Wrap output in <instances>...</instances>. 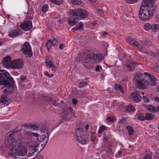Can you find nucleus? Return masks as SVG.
I'll return each instance as SVG.
<instances>
[{
    "instance_id": "obj_1",
    "label": "nucleus",
    "mask_w": 159,
    "mask_h": 159,
    "mask_svg": "<svg viewBox=\"0 0 159 159\" xmlns=\"http://www.w3.org/2000/svg\"><path fill=\"white\" fill-rule=\"evenodd\" d=\"M19 137L16 138V140L18 142L13 143V145L9 148V151L8 152L9 155L16 158H19V157H23L27 153L26 148L21 145V137L20 135H19Z\"/></svg>"
},
{
    "instance_id": "obj_2",
    "label": "nucleus",
    "mask_w": 159,
    "mask_h": 159,
    "mask_svg": "<svg viewBox=\"0 0 159 159\" xmlns=\"http://www.w3.org/2000/svg\"><path fill=\"white\" fill-rule=\"evenodd\" d=\"M0 85H5L3 92L5 94L11 93L14 89V80L10 74L4 70H0Z\"/></svg>"
},
{
    "instance_id": "obj_3",
    "label": "nucleus",
    "mask_w": 159,
    "mask_h": 159,
    "mask_svg": "<svg viewBox=\"0 0 159 159\" xmlns=\"http://www.w3.org/2000/svg\"><path fill=\"white\" fill-rule=\"evenodd\" d=\"M88 12L85 9L77 8L71 10L68 18V22L69 25L74 26L76 24L75 21L79 19H82L86 17Z\"/></svg>"
},
{
    "instance_id": "obj_4",
    "label": "nucleus",
    "mask_w": 159,
    "mask_h": 159,
    "mask_svg": "<svg viewBox=\"0 0 159 159\" xmlns=\"http://www.w3.org/2000/svg\"><path fill=\"white\" fill-rule=\"evenodd\" d=\"M142 74L139 72L136 73L134 75V81L135 83V86L138 89L143 90L148 88V86H155L156 83L148 81V80H145Z\"/></svg>"
},
{
    "instance_id": "obj_5",
    "label": "nucleus",
    "mask_w": 159,
    "mask_h": 159,
    "mask_svg": "<svg viewBox=\"0 0 159 159\" xmlns=\"http://www.w3.org/2000/svg\"><path fill=\"white\" fill-rule=\"evenodd\" d=\"M80 123L77 124L75 130V136L78 142L83 145L88 143L89 139L86 132L80 126Z\"/></svg>"
},
{
    "instance_id": "obj_6",
    "label": "nucleus",
    "mask_w": 159,
    "mask_h": 159,
    "mask_svg": "<svg viewBox=\"0 0 159 159\" xmlns=\"http://www.w3.org/2000/svg\"><path fill=\"white\" fill-rule=\"evenodd\" d=\"M140 7L139 12V17L142 20L147 21L149 20L153 16L156 9L154 7L146 8Z\"/></svg>"
},
{
    "instance_id": "obj_7",
    "label": "nucleus",
    "mask_w": 159,
    "mask_h": 159,
    "mask_svg": "<svg viewBox=\"0 0 159 159\" xmlns=\"http://www.w3.org/2000/svg\"><path fill=\"white\" fill-rule=\"evenodd\" d=\"M31 140L32 142V146L34 147V150L35 151H39V146L40 145L39 139H41L42 138L37 133H32L31 134Z\"/></svg>"
},
{
    "instance_id": "obj_8",
    "label": "nucleus",
    "mask_w": 159,
    "mask_h": 159,
    "mask_svg": "<svg viewBox=\"0 0 159 159\" xmlns=\"http://www.w3.org/2000/svg\"><path fill=\"white\" fill-rule=\"evenodd\" d=\"M21 51L28 58H30L32 56L31 46L28 42H25L22 46Z\"/></svg>"
},
{
    "instance_id": "obj_9",
    "label": "nucleus",
    "mask_w": 159,
    "mask_h": 159,
    "mask_svg": "<svg viewBox=\"0 0 159 159\" xmlns=\"http://www.w3.org/2000/svg\"><path fill=\"white\" fill-rule=\"evenodd\" d=\"M91 52V51H89L86 53H80L78 56L79 61L82 62L89 63L92 60Z\"/></svg>"
},
{
    "instance_id": "obj_10",
    "label": "nucleus",
    "mask_w": 159,
    "mask_h": 159,
    "mask_svg": "<svg viewBox=\"0 0 159 159\" xmlns=\"http://www.w3.org/2000/svg\"><path fill=\"white\" fill-rule=\"evenodd\" d=\"M127 43L136 48L140 52H143V47L137 41L131 38H128L126 39Z\"/></svg>"
},
{
    "instance_id": "obj_11",
    "label": "nucleus",
    "mask_w": 159,
    "mask_h": 159,
    "mask_svg": "<svg viewBox=\"0 0 159 159\" xmlns=\"http://www.w3.org/2000/svg\"><path fill=\"white\" fill-rule=\"evenodd\" d=\"M16 137H15V138L14 137V135L12 133L10 134L7 139L5 141V147L7 148H9L13 145V143L15 142H18V141L16 139Z\"/></svg>"
},
{
    "instance_id": "obj_12",
    "label": "nucleus",
    "mask_w": 159,
    "mask_h": 159,
    "mask_svg": "<svg viewBox=\"0 0 159 159\" xmlns=\"http://www.w3.org/2000/svg\"><path fill=\"white\" fill-rule=\"evenodd\" d=\"M23 66V61L22 59H16L12 61L11 68L13 69H20L22 68Z\"/></svg>"
},
{
    "instance_id": "obj_13",
    "label": "nucleus",
    "mask_w": 159,
    "mask_h": 159,
    "mask_svg": "<svg viewBox=\"0 0 159 159\" xmlns=\"http://www.w3.org/2000/svg\"><path fill=\"white\" fill-rule=\"evenodd\" d=\"M3 66L7 69L11 68L12 61H11V58L8 56L5 57L2 61Z\"/></svg>"
},
{
    "instance_id": "obj_14",
    "label": "nucleus",
    "mask_w": 159,
    "mask_h": 159,
    "mask_svg": "<svg viewBox=\"0 0 159 159\" xmlns=\"http://www.w3.org/2000/svg\"><path fill=\"white\" fill-rule=\"evenodd\" d=\"M141 94L139 90H136L135 91L132 92L131 93L132 98L134 101L136 102H140L142 99V97L140 95Z\"/></svg>"
},
{
    "instance_id": "obj_15",
    "label": "nucleus",
    "mask_w": 159,
    "mask_h": 159,
    "mask_svg": "<svg viewBox=\"0 0 159 159\" xmlns=\"http://www.w3.org/2000/svg\"><path fill=\"white\" fill-rule=\"evenodd\" d=\"M142 4L140 7H143L142 8H149L151 7H155L154 2L152 0H143Z\"/></svg>"
},
{
    "instance_id": "obj_16",
    "label": "nucleus",
    "mask_w": 159,
    "mask_h": 159,
    "mask_svg": "<svg viewBox=\"0 0 159 159\" xmlns=\"http://www.w3.org/2000/svg\"><path fill=\"white\" fill-rule=\"evenodd\" d=\"M32 27V22L30 21L27 20L20 25V28L24 31H28L30 30Z\"/></svg>"
},
{
    "instance_id": "obj_17",
    "label": "nucleus",
    "mask_w": 159,
    "mask_h": 159,
    "mask_svg": "<svg viewBox=\"0 0 159 159\" xmlns=\"http://www.w3.org/2000/svg\"><path fill=\"white\" fill-rule=\"evenodd\" d=\"M91 55L92 60H94L95 62L97 63L100 62L102 60V56L101 54H95L92 52Z\"/></svg>"
},
{
    "instance_id": "obj_18",
    "label": "nucleus",
    "mask_w": 159,
    "mask_h": 159,
    "mask_svg": "<svg viewBox=\"0 0 159 159\" xmlns=\"http://www.w3.org/2000/svg\"><path fill=\"white\" fill-rule=\"evenodd\" d=\"M1 98L2 99L0 100V108H1L8 105L10 103L8 101V98L5 95H2Z\"/></svg>"
},
{
    "instance_id": "obj_19",
    "label": "nucleus",
    "mask_w": 159,
    "mask_h": 159,
    "mask_svg": "<svg viewBox=\"0 0 159 159\" xmlns=\"http://www.w3.org/2000/svg\"><path fill=\"white\" fill-rule=\"evenodd\" d=\"M126 65L129 71L133 70L136 66V63L130 60L126 62Z\"/></svg>"
},
{
    "instance_id": "obj_20",
    "label": "nucleus",
    "mask_w": 159,
    "mask_h": 159,
    "mask_svg": "<svg viewBox=\"0 0 159 159\" xmlns=\"http://www.w3.org/2000/svg\"><path fill=\"white\" fill-rule=\"evenodd\" d=\"M43 136H44V137L42 138L43 139L41 140H39V141L41 143V145L43 147H43L45 146L48 141L49 134L48 133H47L46 134H44V135L43 134Z\"/></svg>"
},
{
    "instance_id": "obj_21",
    "label": "nucleus",
    "mask_w": 159,
    "mask_h": 159,
    "mask_svg": "<svg viewBox=\"0 0 159 159\" xmlns=\"http://www.w3.org/2000/svg\"><path fill=\"white\" fill-rule=\"evenodd\" d=\"M20 30L17 31L16 30H11L9 31L8 35L11 38H15L21 34H20Z\"/></svg>"
},
{
    "instance_id": "obj_22",
    "label": "nucleus",
    "mask_w": 159,
    "mask_h": 159,
    "mask_svg": "<svg viewBox=\"0 0 159 159\" xmlns=\"http://www.w3.org/2000/svg\"><path fill=\"white\" fill-rule=\"evenodd\" d=\"M51 58L50 56H48L46 58L45 63L47 64V66L50 68L54 67L53 61L50 60Z\"/></svg>"
},
{
    "instance_id": "obj_23",
    "label": "nucleus",
    "mask_w": 159,
    "mask_h": 159,
    "mask_svg": "<svg viewBox=\"0 0 159 159\" xmlns=\"http://www.w3.org/2000/svg\"><path fill=\"white\" fill-rule=\"evenodd\" d=\"M71 2L74 5L84 6V3L80 0H71Z\"/></svg>"
},
{
    "instance_id": "obj_24",
    "label": "nucleus",
    "mask_w": 159,
    "mask_h": 159,
    "mask_svg": "<svg viewBox=\"0 0 159 159\" xmlns=\"http://www.w3.org/2000/svg\"><path fill=\"white\" fill-rule=\"evenodd\" d=\"M144 74L145 75L148 76L151 79V80H149V81L148 80V81H151L152 82H156V81L157 79L154 76L147 72H145Z\"/></svg>"
},
{
    "instance_id": "obj_25",
    "label": "nucleus",
    "mask_w": 159,
    "mask_h": 159,
    "mask_svg": "<svg viewBox=\"0 0 159 159\" xmlns=\"http://www.w3.org/2000/svg\"><path fill=\"white\" fill-rule=\"evenodd\" d=\"M145 120H151L154 118L153 115L151 113H148L145 114Z\"/></svg>"
},
{
    "instance_id": "obj_26",
    "label": "nucleus",
    "mask_w": 159,
    "mask_h": 159,
    "mask_svg": "<svg viewBox=\"0 0 159 159\" xmlns=\"http://www.w3.org/2000/svg\"><path fill=\"white\" fill-rule=\"evenodd\" d=\"M125 110L128 112H133L135 110V107L131 105H129L126 107L125 108Z\"/></svg>"
},
{
    "instance_id": "obj_27",
    "label": "nucleus",
    "mask_w": 159,
    "mask_h": 159,
    "mask_svg": "<svg viewBox=\"0 0 159 159\" xmlns=\"http://www.w3.org/2000/svg\"><path fill=\"white\" fill-rule=\"evenodd\" d=\"M137 118L140 121L145 120V115L142 113L138 114Z\"/></svg>"
},
{
    "instance_id": "obj_28",
    "label": "nucleus",
    "mask_w": 159,
    "mask_h": 159,
    "mask_svg": "<svg viewBox=\"0 0 159 159\" xmlns=\"http://www.w3.org/2000/svg\"><path fill=\"white\" fill-rule=\"evenodd\" d=\"M147 110H148L150 112L152 113L155 112V107L152 105H149L146 107Z\"/></svg>"
},
{
    "instance_id": "obj_29",
    "label": "nucleus",
    "mask_w": 159,
    "mask_h": 159,
    "mask_svg": "<svg viewBox=\"0 0 159 159\" xmlns=\"http://www.w3.org/2000/svg\"><path fill=\"white\" fill-rule=\"evenodd\" d=\"M151 29L153 32L157 31L159 29V25L157 24H154L152 25Z\"/></svg>"
},
{
    "instance_id": "obj_30",
    "label": "nucleus",
    "mask_w": 159,
    "mask_h": 159,
    "mask_svg": "<svg viewBox=\"0 0 159 159\" xmlns=\"http://www.w3.org/2000/svg\"><path fill=\"white\" fill-rule=\"evenodd\" d=\"M13 135H14V137L15 138V137H17V138L19 137V135L21 134L19 133V131L17 128H16L13 130L12 132Z\"/></svg>"
},
{
    "instance_id": "obj_31",
    "label": "nucleus",
    "mask_w": 159,
    "mask_h": 159,
    "mask_svg": "<svg viewBox=\"0 0 159 159\" xmlns=\"http://www.w3.org/2000/svg\"><path fill=\"white\" fill-rule=\"evenodd\" d=\"M115 88L117 90L120 91L122 93H123L124 92L122 86L119 84H116L115 86Z\"/></svg>"
},
{
    "instance_id": "obj_32",
    "label": "nucleus",
    "mask_w": 159,
    "mask_h": 159,
    "mask_svg": "<svg viewBox=\"0 0 159 159\" xmlns=\"http://www.w3.org/2000/svg\"><path fill=\"white\" fill-rule=\"evenodd\" d=\"M127 129L130 135L133 134L134 133L133 128L131 126H128L127 127Z\"/></svg>"
},
{
    "instance_id": "obj_33",
    "label": "nucleus",
    "mask_w": 159,
    "mask_h": 159,
    "mask_svg": "<svg viewBox=\"0 0 159 159\" xmlns=\"http://www.w3.org/2000/svg\"><path fill=\"white\" fill-rule=\"evenodd\" d=\"M83 27V25L82 22H80L79 23V25L78 26L75 27L72 29V30H80L82 29Z\"/></svg>"
},
{
    "instance_id": "obj_34",
    "label": "nucleus",
    "mask_w": 159,
    "mask_h": 159,
    "mask_svg": "<svg viewBox=\"0 0 159 159\" xmlns=\"http://www.w3.org/2000/svg\"><path fill=\"white\" fill-rule=\"evenodd\" d=\"M116 120L115 117L114 116H112L110 117L108 116L107 119V120L109 122H114Z\"/></svg>"
},
{
    "instance_id": "obj_35",
    "label": "nucleus",
    "mask_w": 159,
    "mask_h": 159,
    "mask_svg": "<svg viewBox=\"0 0 159 159\" xmlns=\"http://www.w3.org/2000/svg\"><path fill=\"white\" fill-rule=\"evenodd\" d=\"M151 25L149 23H147L144 25V28L146 30H149L151 29Z\"/></svg>"
},
{
    "instance_id": "obj_36",
    "label": "nucleus",
    "mask_w": 159,
    "mask_h": 159,
    "mask_svg": "<svg viewBox=\"0 0 159 159\" xmlns=\"http://www.w3.org/2000/svg\"><path fill=\"white\" fill-rule=\"evenodd\" d=\"M143 100L145 103H148L150 102V100L147 96L143 95Z\"/></svg>"
},
{
    "instance_id": "obj_37",
    "label": "nucleus",
    "mask_w": 159,
    "mask_h": 159,
    "mask_svg": "<svg viewBox=\"0 0 159 159\" xmlns=\"http://www.w3.org/2000/svg\"><path fill=\"white\" fill-rule=\"evenodd\" d=\"M106 127L104 125L101 126L98 130V133H102L103 131L105 130L106 129Z\"/></svg>"
},
{
    "instance_id": "obj_38",
    "label": "nucleus",
    "mask_w": 159,
    "mask_h": 159,
    "mask_svg": "<svg viewBox=\"0 0 159 159\" xmlns=\"http://www.w3.org/2000/svg\"><path fill=\"white\" fill-rule=\"evenodd\" d=\"M87 84H88L86 81H83L80 83L78 85L80 88H82L84 87Z\"/></svg>"
},
{
    "instance_id": "obj_39",
    "label": "nucleus",
    "mask_w": 159,
    "mask_h": 159,
    "mask_svg": "<svg viewBox=\"0 0 159 159\" xmlns=\"http://www.w3.org/2000/svg\"><path fill=\"white\" fill-rule=\"evenodd\" d=\"M48 9V6L47 4L44 5L42 7V11L43 12H46Z\"/></svg>"
},
{
    "instance_id": "obj_40",
    "label": "nucleus",
    "mask_w": 159,
    "mask_h": 159,
    "mask_svg": "<svg viewBox=\"0 0 159 159\" xmlns=\"http://www.w3.org/2000/svg\"><path fill=\"white\" fill-rule=\"evenodd\" d=\"M51 42L52 40H49L46 43V46L48 50V51H49L50 49L51 45L52 44Z\"/></svg>"
},
{
    "instance_id": "obj_41",
    "label": "nucleus",
    "mask_w": 159,
    "mask_h": 159,
    "mask_svg": "<svg viewBox=\"0 0 159 159\" xmlns=\"http://www.w3.org/2000/svg\"><path fill=\"white\" fill-rule=\"evenodd\" d=\"M50 2L59 5H60V2L58 0H49Z\"/></svg>"
},
{
    "instance_id": "obj_42",
    "label": "nucleus",
    "mask_w": 159,
    "mask_h": 159,
    "mask_svg": "<svg viewBox=\"0 0 159 159\" xmlns=\"http://www.w3.org/2000/svg\"><path fill=\"white\" fill-rule=\"evenodd\" d=\"M88 93H87L85 91H84L81 92L80 93V95L83 98H84L86 97V95L88 94Z\"/></svg>"
},
{
    "instance_id": "obj_43",
    "label": "nucleus",
    "mask_w": 159,
    "mask_h": 159,
    "mask_svg": "<svg viewBox=\"0 0 159 159\" xmlns=\"http://www.w3.org/2000/svg\"><path fill=\"white\" fill-rule=\"evenodd\" d=\"M53 46H55L58 45L57 41L55 39H53L52 41L51 42Z\"/></svg>"
},
{
    "instance_id": "obj_44",
    "label": "nucleus",
    "mask_w": 159,
    "mask_h": 159,
    "mask_svg": "<svg viewBox=\"0 0 159 159\" xmlns=\"http://www.w3.org/2000/svg\"><path fill=\"white\" fill-rule=\"evenodd\" d=\"M126 2L129 4H132L137 2L139 0H126Z\"/></svg>"
},
{
    "instance_id": "obj_45",
    "label": "nucleus",
    "mask_w": 159,
    "mask_h": 159,
    "mask_svg": "<svg viewBox=\"0 0 159 159\" xmlns=\"http://www.w3.org/2000/svg\"><path fill=\"white\" fill-rule=\"evenodd\" d=\"M143 159H151V156L149 154H146L143 157Z\"/></svg>"
},
{
    "instance_id": "obj_46",
    "label": "nucleus",
    "mask_w": 159,
    "mask_h": 159,
    "mask_svg": "<svg viewBox=\"0 0 159 159\" xmlns=\"http://www.w3.org/2000/svg\"><path fill=\"white\" fill-rule=\"evenodd\" d=\"M98 12H99V13L100 14V16H103L104 15V13L103 12V11L102 10L100 9H98L97 10Z\"/></svg>"
},
{
    "instance_id": "obj_47",
    "label": "nucleus",
    "mask_w": 159,
    "mask_h": 159,
    "mask_svg": "<svg viewBox=\"0 0 159 159\" xmlns=\"http://www.w3.org/2000/svg\"><path fill=\"white\" fill-rule=\"evenodd\" d=\"M34 159H43V157L42 155H37Z\"/></svg>"
},
{
    "instance_id": "obj_48",
    "label": "nucleus",
    "mask_w": 159,
    "mask_h": 159,
    "mask_svg": "<svg viewBox=\"0 0 159 159\" xmlns=\"http://www.w3.org/2000/svg\"><path fill=\"white\" fill-rule=\"evenodd\" d=\"M53 105L55 107H59L60 105L57 102V101L56 100H54L53 102Z\"/></svg>"
},
{
    "instance_id": "obj_49",
    "label": "nucleus",
    "mask_w": 159,
    "mask_h": 159,
    "mask_svg": "<svg viewBox=\"0 0 159 159\" xmlns=\"http://www.w3.org/2000/svg\"><path fill=\"white\" fill-rule=\"evenodd\" d=\"M154 70L156 72L159 71V64L158 65L156 64V66L154 68Z\"/></svg>"
},
{
    "instance_id": "obj_50",
    "label": "nucleus",
    "mask_w": 159,
    "mask_h": 159,
    "mask_svg": "<svg viewBox=\"0 0 159 159\" xmlns=\"http://www.w3.org/2000/svg\"><path fill=\"white\" fill-rule=\"evenodd\" d=\"M155 19L157 22H159V14H157L156 15Z\"/></svg>"
},
{
    "instance_id": "obj_51",
    "label": "nucleus",
    "mask_w": 159,
    "mask_h": 159,
    "mask_svg": "<svg viewBox=\"0 0 159 159\" xmlns=\"http://www.w3.org/2000/svg\"><path fill=\"white\" fill-rule=\"evenodd\" d=\"M41 132L43 133V132L44 133H46L45 134L47 133H48V131L47 130V129L46 128H43V129H41Z\"/></svg>"
},
{
    "instance_id": "obj_52",
    "label": "nucleus",
    "mask_w": 159,
    "mask_h": 159,
    "mask_svg": "<svg viewBox=\"0 0 159 159\" xmlns=\"http://www.w3.org/2000/svg\"><path fill=\"white\" fill-rule=\"evenodd\" d=\"M72 102L73 104L76 105L78 102V101L75 99H73L72 100Z\"/></svg>"
},
{
    "instance_id": "obj_53",
    "label": "nucleus",
    "mask_w": 159,
    "mask_h": 159,
    "mask_svg": "<svg viewBox=\"0 0 159 159\" xmlns=\"http://www.w3.org/2000/svg\"><path fill=\"white\" fill-rule=\"evenodd\" d=\"M51 68H52L51 70L52 71H54V72H55L57 69V67L55 66H54V67H52Z\"/></svg>"
},
{
    "instance_id": "obj_54",
    "label": "nucleus",
    "mask_w": 159,
    "mask_h": 159,
    "mask_svg": "<svg viewBox=\"0 0 159 159\" xmlns=\"http://www.w3.org/2000/svg\"><path fill=\"white\" fill-rule=\"evenodd\" d=\"M32 127L35 129L37 130L38 128V126L36 125H33L32 126Z\"/></svg>"
},
{
    "instance_id": "obj_55",
    "label": "nucleus",
    "mask_w": 159,
    "mask_h": 159,
    "mask_svg": "<svg viewBox=\"0 0 159 159\" xmlns=\"http://www.w3.org/2000/svg\"><path fill=\"white\" fill-rule=\"evenodd\" d=\"M90 138L91 139L92 141L93 142L95 140V137L94 135H91Z\"/></svg>"
},
{
    "instance_id": "obj_56",
    "label": "nucleus",
    "mask_w": 159,
    "mask_h": 159,
    "mask_svg": "<svg viewBox=\"0 0 159 159\" xmlns=\"http://www.w3.org/2000/svg\"><path fill=\"white\" fill-rule=\"evenodd\" d=\"M20 79L22 81H24L26 79V76H21L20 78Z\"/></svg>"
},
{
    "instance_id": "obj_57",
    "label": "nucleus",
    "mask_w": 159,
    "mask_h": 159,
    "mask_svg": "<svg viewBox=\"0 0 159 159\" xmlns=\"http://www.w3.org/2000/svg\"><path fill=\"white\" fill-rule=\"evenodd\" d=\"M99 68L101 69L102 68L101 66H97L95 68V70L97 71H98L99 70Z\"/></svg>"
},
{
    "instance_id": "obj_58",
    "label": "nucleus",
    "mask_w": 159,
    "mask_h": 159,
    "mask_svg": "<svg viewBox=\"0 0 159 159\" xmlns=\"http://www.w3.org/2000/svg\"><path fill=\"white\" fill-rule=\"evenodd\" d=\"M73 108L71 107H68L67 108V110L70 112H71L73 111Z\"/></svg>"
},
{
    "instance_id": "obj_59",
    "label": "nucleus",
    "mask_w": 159,
    "mask_h": 159,
    "mask_svg": "<svg viewBox=\"0 0 159 159\" xmlns=\"http://www.w3.org/2000/svg\"><path fill=\"white\" fill-rule=\"evenodd\" d=\"M157 111L159 112V106L156 108L155 107V112Z\"/></svg>"
},
{
    "instance_id": "obj_60",
    "label": "nucleus",
    "mask_w": 159,
    "mask_h": 159,
    "mask_svg": "<svg viewBox=\"0 0 159 159\" xmlns=\"http://www.w3.org/2000/svg\"><path fill=\"white\" fill-rule=\"evenodd\" d=\"M63 44L62 43L60 44L59 46V48L61 49H62L63 48Z\"/></svg>"
},
{
    "instance_id": "obj_61",
    "label": "nucleus",
    "mask_w": 159,
    "mask_h": 159,
    "mask_svg": "<svg viewBox=\"0 0 159 159\" xmlns=\"http://www.w3.org/2000/svg\"><path fill=\"white\" fill-rule=\"evenodd\" d=\"M155 100L156 102H159V98L157 97H156L155 98Z\"/></svg>"
},
{
    "instance_id": "obj_62",
    "label": "nucleus",
    "mask_w": 159,
    "mask_h": 159,
    "mask_svg": "<svg viewBox=\"0 0 159 159\" xmlns=\"http://www.w3.org/2000/svg\"><path fill=\"white\" fill-rule=\"evenodd\" d=\"M108 34V33L107 32H103L102 34V35L103 36H105L106 35Z\"/></svg>"
},
{
    "instance_id": "obj_63",
    "label": "nucleus",
    "mask_w": 159,
    "mask_h": 159,
    "mask_svg": "<svg viewBox=\"0 0 159 159\" xmlns=\"http://www.w3.org/2000/svg\"><path fill=\"white\" fill-rule=\"evenodd\" d=\"M44 74L45 75L48 76V77L50 76V75H49V73L48 72H47V71L45 72H44Z\"/></svg>"
},
{
    "instance_id": "obj_64",
    "label": "nucleus",
    "mask_w": 159,
    "mask_h": 159,
    "mask_svg": "<svg viewBox=\"0 0 159 159\" xmlns=\"http://www.w3.org/2000/svg\"><path fill=\"white\" fill-rule=\"evenodd\" d=\"M89 127V125H86L85 126V129H86V130H88V129Z\"/></svg>"
}]
</instances>
